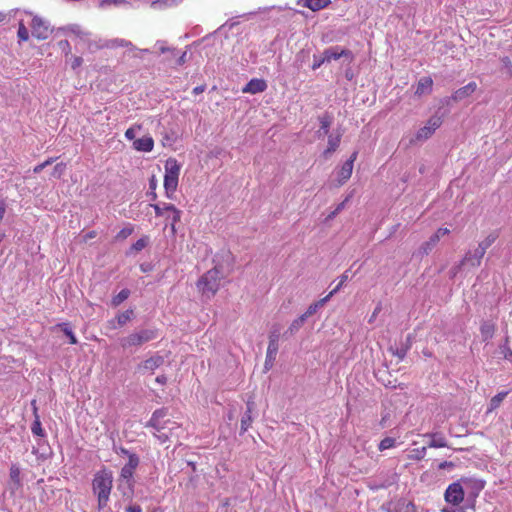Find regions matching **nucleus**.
<instances>
[{
	"mask_svg": "<svg viewBox=\"0 0 512 512\" xmlns=\"http://www.w3.org/2000/svg\"><path fill=\"white\" fill-rule=\"evenodd\" d=\"M162 208H163V212H169V213H172L175 210H177V208L173 204H164L162 206Z\"/></svg>",
	"mask_w": 512,
	"mask_h": 512,
	"instance_id": "0e129e2a",
	"label": "nucleus"
},
{
	"mask_svg": "<svg viewBox=\"0 0 512 512\" xmlns=\"http://www.w3.org/2000/svg\"><path fill=\"white\" fill-rule=\"evenodd\" d=\"M57 32H80V27L76 24H70L64 27H60L57 29Z\"/></svg>",
	"mask_w": 512,
	"mask_h": 512,
	"instance_id": "603ef678",
	"label": "nucleus"
},
{
	"mask_svg": "<svg viewBox=\"0 0 512 512\" xmlns=\"http://www.w3.org/2000/svg\"><path fill=\"white\" fill-rule=\"evenodd\" d=\"M221 271L214 267L207 271L197 282L198 290L208 298L216 294L220 287Z\"/></svg>",
	"mask_w": 512,
	"mask_h": 512,
	"instance_id": "f03ea898",
	"label": "nucleus"
},
{
	"mask_svg": "<svg viewBox=\"0 0 512 512\" xmlns=\"http://www.w3.org/2000/svg\"><path fill=\"white\" fill-rule=\"evenodd\" d=\"M304 323V318L299 316L290 324L288 329L285 331L284 336L288 337L294 335L303 326Z\"/></svg>",
	"mask_w": 512,
	"mask_h": 512,
	"instance_id": "bb28decb",
	"label": "nucleus"
},
{
	"mask_svg": "<svg viewBox=\"0 0 512 512\" xmlns=\"http://www.w3.org/2000/svg\"><path fill=\"white\" fill-rule=\"evenodd\" d=\"M466 266L465 261L462 259L459 263L455 264L449 271L450 277L455 278L457 274Z\"/></svg>",
	"mask_w": 512,
	"mask_h": 512,
	"instance_id": "49530a36",
	"label": "nucleus"
},
{
	"mask_svg": "<svg viewBox=\"0 0 512 512\" xmlns=\"http://www.w3.org/2000/svg\"><path fill=\"white\" fill-rule=\"evenodd\" d=\"M323 57L326 63L332 60L342 59L343 63L350 64L353 61V54L350 50L343 49L339 46L330 47L323 51Z\"/></svg>",
	"mask_w": 512,
	"mask_h": 512,
	"instance_id": "423d86ee",
	"label": "nucleus"
},
{
	"mask_svg": "<svg viewBox=\"0 0 512 512\" xmlns=\"http://www.w3.org/2000/svg\"><path fill=\"white\" fill-rule=\"evenodd\" d=\"M181 219V211L180 210H175L174 212L171 213V229L173 232H175V224L177 222H179Z\"/></svg>",
	"mask_w": 512,
	"mask_h": 512,
	"instance_id": "3c124183",
	"label": "nucleus"
},
{
	"mask_svg": "<svg viewBox=\"0 0 512 512\" xmlns=\"http://www.w3.org/2000/svg\"><path fill=\"white\" fill-rule=\"evenodd\" d=\"M186 62V52H183L179 57L176 59V65L181 66Z\"/></svg>",
	"mask_w": 512,
	"mask_h": 512,
	"instance_id": "69168bd1",
	"label": "nucleus"
},
{
	"mask_svg": "<svg viewBox=\"0 0 512 512\" xmlns=\"http://www.w3.org/2000/svg\"><path fill=\"white\" fill-rule=\"evenodd\" d=\"M133 233V227L131 225H128L121 229L117 235L116 240H125L128 236H130Z\"/></svg>",
	"mask_w": 512,
	"mask_h": 512,
	"instance_id": "79ce46f5",
	"label": "nucleus"
},
{
	"mask_svg": "<svg viewBox=\"0 0 512 512\" xmlns=\"http://www.w3.org/2000/svg\"><path fill=\"white\" fill-rule=\"evenodd\" d=\"M393 512H416V507L412 502L401 499L394 505Z\"/></svg>",
	"mask_w": 512,
	"mask_h": 512,
	"instance_id": "b1692460",
	"label": "nucleus"
},
{
	"mask_svg": "<svg viewBox=\"0 0 512 512\" xmlns=\"http://www.w3.org/2000/svg\"><path fill=\"white\" fill-rule=\"evenodd\" d=\"M480 333L483 341L491 339L495 333V325L489 321H485L481 324Z\"/></svg>",
	"mask_w": 512,
	"mask_h": 512,
	"instance_id": "5701e85b",
	"label": "nucleus"
},
{
	"mask_svg": "<svg viewBox=\"0 0 512 512\" xmlns=\"http://www.w3.org/2000/svg\"><path fill=\"white\" fill-rule=\"evenodd\" d=\"M267 89V83L264 79L253 78L243 88L242 92L247 94H257Z\"/></svg>",
	"mask_w": 512,
	"mask_h": 512,
	"instance_id": "9d476101",
	"label": "nucleus"
},
{
	"mask_svg": "<svg viewBox=\"0 0 512 512\" xmlns=\"http://www.w3.org/2000/svg\"><path fill=\"white\" fill-rule=\"evenodd\" d=\"M498 238V233L496 231L491 232L488 234L485 239H483L479 244L478 247L482 248V250L486 253V250L496 241Z\"/></svg>",
	"mask_w": 512,
	"mask_h": 512,
	"instance_id": "c85d7f7f",
	"label": "nucleus"
},
{
	"mask_svg": "<svg viewBox=\"0 0 512 512\" xmlns=\"http://www.w3.org/2000/svg\"><path fill=\"white\" fill-rule=\"evenodd\" d=\"M125 137L128 140L135 141L136 140V128L135 127H131L129 129H127L126 132H125Z\"/></svg>",
	"mask_w": 512,
	"mask_h": 512,
	"instance_id": "6e6d98bb",
	"label": "nucleus"
},
{
	"mask_svg": "<svg viewBox=\"0 0 512 512\" xmlns=\"http://www.w3.org/2000/svg\"><path fill=\"white\" fill-rule=\"evenodd\" d=\"M159 51L162 54H164V53L168 54L167 57H166V61H170L172 58H175L177 56V54H178L175 49L166 47L164 45H160Z\"/></svg>",
	"mask_w": 512,
	"mask_h": 512,
	"instance_id": "37998d69",
	"label": "nucleus"
},
{
	"mask_svg": "<svg viewBox=\"0 0 512 512\" xmlns=\"http://www.w3.org/2000/svg\"><path fill=\"white\" fill-rule=\"evenodd\" d=\"M426 450L427 447L425 446L418 449H414L411 458L414 460H422L426 455Z\"/></svg>",
	"mask_w": 512,
	"mask_h": 512,
	"instance_id": "8fccbe9b",
	"label": "nucleus"
},
{
	"mask_svg": "<svg viewBox=\"0 0 512 512\" xmlns=\"http://www.w3.org/2000/svg\"><path fill=\"white\" fill-rule=\"evenodd\" d=\"M485 252L482 250V248L477 247L474 251H468L463 260L465 261V264L470 267H478L481 264V260L484 257Z\"/></svg>",
	"mask_w": 512,
	"mask_h": 512,
	"instance_id": "9b49d317",
	"label": "nucleus"
},
{
	"mask_svg": "<svg viewBox=\"0 0 512 512\" xmlns=\"http://www.w3.org/2000/svg\"><path fill=\"white\" fill-rule=\"evenodd\" d=\"M349 200V197H347L344 201H342L341 203H339L337 205V207L335 208V210H333L328 216H327V220H331L333 219L338 213H340L345 205H346V202Z\"/></svg>",
	"mask_w": 512,
	"mask_h": 512,
	"instance_id": "09e8293b",
	"label": "nucleus"
},
{
	"mask_svg": "<svg viewBox=\"0 0 512 512\" xmlns=\"http://www.w3.org/2000/svg\"><path fill=\"white\" fill-rule=\"evenodd\" d=\"M240 24L239 21L235 20V19H230L228 20L227 22H225L224 24H222L215 32H221V31H226V30H232V29H235L237 28V26Z\"/></svg>",
	"mask_w": 512,
	"mask_h": 512,
	"instance_id": "4c0bfd02",
	"label": "nucleus"
},
{
	"mask_svg": "<svg viewBox=\"0 0 512 512\" xmlns=\"http://www.w3.org/2000/svg\"><path fill=\"white\" fill-rule=\"evenodd\" d=\"M31 405L33 407V414L35 416V420H34L32 426H31V431H32V433L34 435L43 437L44 436V430L42 429V426H41L40 417L38 415V409H37V406H36V401L33 400L31 402Z\"/></svg>",
	"mask_w": 512,
	"mask_h": 512,
	"instance_id": "aec40b11",
	"label": "nucleus"
},
{
	"mask_svg": "<svg viewBox=\"0 0 512 512\" xmlns=\"http://www.w3.org/2000/svg\"><path fill=\"white\" fill-rule=\"evenodd\" d=\"M433 80L430 77H422L415 90V95L421 97L422 95L430 94L432 91Z\"/></svg>",
	"mask_w": 512,
	"mask_h": 512,
	"instance_id": "4468645a",
	"label": "nucleus"
},
{
	"mask_svg": "<svg viewBox=\"0 0 512 512\" xmlns=\"http://www.w3.org/2000/svg\"><path fill=\"white\" fill-rule=\"evenodd\" d=\"M342 286H343V284L339 282V283L336 285V287H335L333 290H331V291H330V293H329L327 296H325L324 298H327V301H329V300H330V298H331L334 294H336V293L341 289V287H342Z\"/></svg>",
	"mask_w": 512,
	"mask_h": 512,
	"instance_id": "bf43d9fd",
	"label": "nucleus"
},
{
	"mask_svg": "<svg viewBox=\"0 0 512 512\" xmlns=\"http://www.w3.org/2000/svg\"><path fill=\"white\" fill-rule=\"evenodd\" d=\"M126 512H142V508L139 505H130L126 508Z\"/></svg>",
	"mask_w": 512,
	"mask_h": 512,
	"instance_id": "338daca9",
	"label": "nucleus"
},
{
	"mask_svg": "<svg viewBox=\"0 0 512 512\" xmlns=\"http://www.w3.org/2000/svg\"><path fill=\"white\" fill-rule=\"evenodd\" d=\"M147 242H146V239L144 238H141L139 240H137L133 245H132V249L135 250V251H141L142 249L145 248Z\"/></svg>",
	"mask_w": 512,
	"mask_h": 512,
	"instance_id": "5fc2aeb1",
	"label": "nucleus"
},
{
	"mask_svg": "<svg viewBox=\"0 0 512 512\" xmlns=\"http://www.w3.org/2000/svg\"><path fill=\"white\" fill-rule=\"evenodd\" d=\"M138 465L139 457L136 454H129L128 462L125 464V466L135 471Z\"/></svg>",
	"mask_w": 512,
	"mask_h": 512,
	"instance_id": "c03bdc74",
	"label": "nucleus"
},
{
	"mask_svg": "<svg viewBox=\"0 0 512 512\" xmlns=\"http://www.w3.org/2000/svg\"><path fill=\"white\" fill-rule=\"evenodd\" d=\"M357 155V151L353 152L349 159L343 163L341 169L338 171V185H343L351 177Z\"/></svg>",
	"mask_w": 512,
	"mask_h": 512,
	"instance_id": "1a4fd4ad",
	"label": "nucleus"
},
{
	"mask_svg": "<svg viewBox=\"0 0 512 512\" xmlns=\"http://www.w3.org/2000/svg\"><path fill=\"white\" fill-rule=\"evenodd\" d=\"M133 147H134V149H136L138 151L150 152L153 150L154 141H153L152 137L145 136V137L136 139L133 142Z\"/></svg>",
	"mask_w": 512,
	"mask_h": 512,
	"instance_id": "2eb2a0df",
	"label": "nucleus"
},
{
	"mask_svg": "<svg viewBox=\"0 0 512 512\" xmlns=\"http://www.w3.org/2000/svg\"><path fill=\"white\" fill-rule=\"evenodd\" d=\"M172 0H156L152 3V6L153 7H159V8H162V7H166L169 5V3L171 2Z\"/></svg>",
	"mask_w": 512,
	"mask_h": 512,
	"instance_id": "13d9d810",
	"label": "nucleus"
},
{
	"mask_svg": "<svg viewBox=\"0 0 512 512\" xmlns=\"http://www.w3.org/2000/svg\"><path fill=\"white\" fill-rule=\"evenodd\" d=\"M112 3L117 5V4L125 3V0H102L101 6L110 5Z\"/></svg>",
	"mask_w": 512,
	"mask_h": 512,
	"instance_id": "e2e57ef3",
	"label": "nucleus"
},
{
	"mask_svg": "<svg viewBox=\"0 0 512 512\" xmlns=\"http://www.w3.org/2000/svg\"><path fill=\"white\" fill-rule=\"evenodd\" d=\"M320 124H321V127H320V130L318 131V133L320 135H327L329 133V127L331 125V118L329 116H323L320 118Z\"/></svg>",
	"mask_w": 512,
	"mask_h": 512,
	"instance_id": "e433bc0d",
	"label": "nucleus"
},
{
	"mask_svg": "<svg viewBox=\"0 0 512 512\" xmlns=\"http://www.w3.org/2000/svg\"><path fill=\"white\" fill-rule=\"evenodd\" d=\"M340 140H341V135L338 134V135H329L328 137V147L327 149L323 152V156L325 158H328L330 154H332L334 151H336V149L338 148L339 144H340Z\"/></svg>",
	"mask_w": 512,
	"mask_h": 512,
	"instance_id": "4be33fe9",
	"label": "nucleus"
},
{
	"mask_svg": "<svg viewBox=\"0 0 512 512\" xmlns=\"http://www.w3.org/2000/svg\"><path fill=\"white\" fill-rule=\"evenodd\" d=\"M151 207H153L156 216L164 215L163 208H162V206H160V204H151Z\"/></svg>",
	"mask_w": 512,
	"mask_h": 512,
	"instance_id": "052dcab7",
	"label": "nucleus"
},
{
	"mask_svg": "<svg viewBox=\"0 0 512 512\" xmlns=\"http://www.w3.org/2000/svg\"><path fill=\"white\" fill-rule=\"evenodd\" d=\"M61 330L64 332V334L69 338V342L71 344H76L77 343V339L74 335V333L72 332V330L69 328V326L67 324H60L59 325Z\"/></svg>",
	"mask_w": 512,
	"mask_h": 512,
	"instance_id": "a19ab883",
	"label": "nucleus"
},
{
	"mask_svg": "<svg viewBox=\"0 0 512 512\" xmlns=\"http://www.w3.org/2000/svg\"><path fill=\"white\" fill-rule=\"evenodd\" d=\"M82 64V58L81 57H74L71 63L72 69H76Z\"/></svg>",
	"mask_w": 512,
	"mask_h": 512,
	"instance_id": "680f3d73",
	"label": "nucleus"
},
{
	"mask_svg": "<svg viewBox=\"0 0 512 512\" xmlns=\"http://www.w3.org/2000/svg\"><path fill=\"white\" fill-rule=\"evenodd\" d=\"M280 326L279 325H273L270 334H269V343L268 345H273L279 347L278 341L280 338Z\"/></svg>",
	"mask_w": 512,
	"mask_h": 512,
	"instance_id": "2f4dec72",
	"label": "nucleus"
},
{
	"mask_svg": "<svg viewBox=\"0 0 512 512\" xmlns=\"http://www.w3.org/2000/svg\"><path fill=\"white\" fill-rule=\"evenodd\" d=\"M508 343L509 338L506 337L504 343L500 346V352L503 355L504 359L508 360L509 362H512V350L510 349Z\"/></svg>",
	"mask_w": 512,
	"mask_h": 512,
	"instance_id": "c9c22d12",
	"label": "nucleus"
},
{
	"mask_svg": "<svg viewBox=\"0 0 512 512\" xmlns=\"http://www.w3.org/2000/svg\"><path fill=\"white\" fill-rule=\"evenodd\" d=\"M169 432H167L166 430H162L161 432H155L154 435L161 441V442H165L169 439L170 435L172 434V430H168Z\"/></svg>",
	"mask_w": 512,
	"mask_h": 512,
	"instance_id": "864d4df0",
	"label": "nucleus"
},
{
	"mask_svg": "<svg viewBox=\"0 0 512 512\" xmlns=\"http://www.w3.org/2000/svg\"><path fill=\"white\" fill-rule=\"evenodd\" d=\"M327 302V298H322L320 299L319 301L315 302V303H312L308 309L306 310L305 313H303L302 315H300L301 317L304 318V320L306 321L307 318H309L310 316H312L313 314H315L317 312V310L322 307L325 303Z\"/></svg>",
	"mask_w": 512,
	"mask_h": 512,
	"instance_id": "a878e982",
	"label": "nucleus"
},
{
	"mask_svg": "<svg viewBox=\"0 0 512 512\" xmlns=\"http://www.w3.org/2000/svg\"><path fill=\"white\" fill-rule=\"evenodd\" d=\"M130 296V290L128 289H122L116 296L112 299V305L114 307H117L122 302H124L128 297Z\"/></svg>",
	"mask_w": 512,
	"mask_h": 512,
	"instance_id": "473e14b6",
	"label": "nucleus"
},
{
	"mask_svg": "<svg viewBox=\"0 0 512 512\" xmlns=\"http://www.w3.org/2000/svg\"><path fill=\"white\" fill-rule=\"evenodd\" d=\"M157 338V331L155 329H140L135 330L129 335L120 339V346L123 349H130L132 347H140Z\"/></svg>",
	"mask_w": 512,
	"mask_h": 512,
	"instance_id": "7ed1b4c3",
	"label": "nucleus"
},
{
	"mask_svg": "<svg viewBox=\"0 0 512 512\" xmlns=\"http://www.w3.org/2000/svg\"><path fill=\"white\" fill-rule=\"evenodd\" d=\"M133 474H134V470H132L124 465L120 472V478L122 480H125L128 483L129 487H132L133 486V483H132Z\"/></svg>",
	"mask_w": 512,
	"mask_h": 512,
	"instance_id": "72a5a7b5",
	"label": "nucleus"
},
{
	"mask_svg": "<svg viewBox=\"0 0 512 512\" xmlns=\"http://www.w3.org/2000/svg\"><path fill=\"white\" fill-rule=\"evenodd\" d=\"M180 165L174 158H169L165 163V174H170L179 177Z\"/></svg>",
	"mask_w": 512,
	"mask_h": 512,
	"instance_id": "393cba45",
	"label": "nucleus"
},
{
	"mask_svg": "<svg viewBox=\"0 0 512 512\" xmlns=\"http://www.w3.org/2000/svg\"><path fill=\"white\" fill-rule=\"evenodd\" d=\"M446 502L452 505L460 504L464 499V490L459 482L450 484L444 494Z\"/></svg>",
	"mask_w": 512,
	"mask_h": 512,
	"instance_id": "6e6552de",
	"label": "nucleus"
},
{
	"mask_svg": "<svg viewBox=\"0 0 512 512\" xmlns=\"http://www.w3.org/2000/svg\"><path fill=\"white\" fill-rule=\"evenodd\" d=\"M20 473H21V471H20V468L18 465H16V464L11 465L9 475H10V479L15 484L16 488L21 486Z\"/></svg>",
	"mask_w": 512,
	"mask_h": 512,
	"instance_id": "7c9ffc66",
	"label": "nucleus"
},
{
	"mask_svg": "<svg viewBox=\"0 0 512 512\" xmlns=\"http://www.w3.org/2000/svg\"><path fill=\"white\" fill-rule=\"evenodd\" d=\"M477 89V84L475 82H470L464 87L456 90L452 96L455 101H462L466 97L470 96Z\"/></svg>",
	"mask_w": 512,
	"mask_h": 512,
	"instance_id": "ddd939ff",
	"label": "nucleus"
},
{
	"mask_svg": "<svg viewBox=\"0 0 512 512\" xmlns=\"http://www.w3.org/2000/svg\"><path fill=\"white\" fill-rule=\"evenodd\" d=\"M395 445V439L392 437H386L380 441L378 449L380 451H384L386 449L392 448Z\"/></svg>",
	"mask_w": 512,
	"mask_h": 512,
	"instance_id": "ea45409f",
	"label": "nucleus"
},
{
	"mask_svg": "<svg viewBox=\"0 0 512 512\" xmlns=\"http://www.w3.org/2000/svg\"><path fill=\"white\" fill-rule=\"evenodd\" d=\"M443 122V118L441 115L435 114L431 116L426 125L420 128L417 133L415 134V137L410 140L411 144H414L416 142H423L430 138L433 133L438 129Z\"/></svg>",
	"mask_w": 512,
	"mask_h": 512,
	"instance_id": "20e7f679",
	"label": "nucleus"
},
{
	"mask_svg": "<svg viewBox=\"0 0 512 512\" xmlns=\"http://www.w3.org/2000/svg\"><path fill=\"white\" fill-rule=\"evenodd\" d=\"M424 437H427L430 439L428 442V447L430 448H442V447H448V443L446 438L439 434V433H427L424 435Z\"/></svg>",
	"mask_w": 512,
	"mask_h": 512,
	"instance_id": "dca6fc26",
	"label": "nucleus"
},
{
	"mask_svg": "<svg viewBox=\"0 0 512 512\" xmlns=\"http://www.w3.org/2000/svg\"><path fill=\"white\" fill-rule=\"evenodd\" d=\"M325 63H326V61L324 60L322 53L320 55H313V64H312L311 68L313 70H317L318 68H320V66H322Z\"/></svg>",
	"mask_w": 512,
	"mask_h": 512,
	"instance_id": "de8ad7c7",
	"label": "nucleus"
},
{
	"mask_svg": "<svg viewBox=\"0 0 512 512\" xmlns=\"http://www.w3.org/2000/svg\"><path fill=\"white\" fill-rule=\"evenodd\" d=\"M507 394H508V392L502 391V392H499L494 397H492L490 400V404H489V411L497 409L500 406V404L502 403V401L505 399Z\"/></svg>",
	"mask_w": 512,
	"mask_h": 512,
	"instance_id": "c756f323",
	"label": "nucleus"
},
{
	"mask_svg": "<svg viewBox=\"0 0 512 512\" xmlns=\"http://www.w3.org/2000/svg\"><path fill=\"white\" fill-rule=\"evenodd\" d=\"M132 315H133L132 310H126L125 312L119 314L117 317L119 326H124L128 321H130L132 318Z\"/></svg>",
	"mask_w": 512,
	"mask_h": 512,
	"instance_id": "58836bf2",
	"label": "nucleus"
},
{
	"mask_svg": "<svg viewBox=\"0 0 512 512\" xmlns=\"http://www.w3.org/2000/svg\"><path fill=\"white\" fill-rule=\"evenodd\" d=\"M29 16L32 17L30 26L33 30L39 31H48L50 29V23L46 21L44 18L38 16V15H32L31 13Z\"/></svg>",
	"mask_w": 512,
	"mask_h": 512,
	"instance_id": "6ab92c4d",
	"label": "nucleus"
},
{
	"mask_svg": "<svg viewBox=\"0 0 512 512\" xmlns=\"http://www.w3.org/2000/svg\"><path fill=\"white\" fill-rule=\"evenodd\" d=\"M437 236H431L428 241L424 242L419 248V253L428 255L432 249L437 245Z\"/></svg>",
	"mask_w": 512,
	"mask_h": 512,
	"instance_id": "cd10ccee",
	"label": "nucleus"
},
{
	"mask_svg": "<svg viewBox=\"0 0 512 512\" xmlns=\"http://www.w3.org/2000/svg\"><path fill=\"white\" fill-rule=\"evenodd\" d=\"M254 406V402H247V410L241 418V434L245 433L252 423L253 419L251 413L254 410Z\"/></svg>",
	"mask_w": 512,
	"mask_h": 512,
	"instance_id": "a211bd4d",
	"label": "nucleus"
},
{
	"mask_svg": "<svg viewBox=\"0 0 512 512\" xmlns=\"http://www.w3.org/2000/svg\"><path fill=\"white\" fill-rule=\"evenodd\" d=\"M166 415L167 410L164 408L154 411L146 426L152 427L156 432H161L162 430H172L173 427H170V425L174 426L176 423L170 420H163Z\"/></svg>",
	"mask_w": 512,
	"mask_h": 512,
	"instance_id": "39448f33",
	"label": "nucleus"
},
{
	"mask_svg": "<svg viewBox=\"0 0 512 512\" xmlns=\"http://www.w3.org/2000/svg\"><path fill=\"white\" fill-rule=\"evenodd\" d=\"M389 351L397 356L400 360H403L407 354V351H408V347H401V348H393V347H390L389 348Z\"/></svg>",
	"mask_w": 512,
	"mask_h": 512,
	"instance_id": "a18cd8bd",
	"label": "nucleus"
},
{
	"mask_svg": "<svg viewBox=\"0 0 512 512\" xmlns=\"http://www.w3.org/2000/svg\"><path fill=\"white\" fill-rule=\"evenodd\" d=\"M501 71L506 77H512V62L508 57L501 59Z\"/></svg>",
	"mask_w": 512,
	"mask_h": 512,
	"instance_id": "f704fd0d",
	"label": "nucleus"
},
{
	"mask_svg": "<svg viewBox=\"0 0 512 512\" xmlns=\"http://www.w3.org/2000/svg\"><path fill=\"white\" fill-rule=\"evenodd\" d=\"M155 381L161 385H164L167 382V377L165 375H159L156 377Z\"/></svg>",
	"mask_w": 512,
	"mask_h": 512,
	"instance_id": "774afa93",
	"label": "nucleus"
},
{
	"mask_svg": "<svg viewBox=\"0 0 512 512\" xmlns=\"http://www.w3.org/2000/svg\"><path fill=\"white\" fill-rule=\"evenodd\" d=\"M278 349L279 347L277 346L268 345L264 364L265 370H270L272 368L274 361L276 360Z\"/></svg>",
	"mask_w": 512,
	"mask_h": 512,
	"instance_id": "412c9836",
	"label": "nucleus"
},
{
	"mask_svg": "<svg viewBox=\"0 0 512 512\" xmlns=\"http://www.w3.org/2000/svg\"><path fill=\"white\" fill-rule=\"evenodd\" d=\"M449 233L450 230L448 228H439L432 236H437V241L439 242L441 237Z\"/></svg>",
	"mask_w": 512,
	"mask_h": 512,
	"instance_id": "4d7b16f0",
	"label": "nucleus"
},
{
	"mask_svg": "<svg viewBox=\"0 0 512 512\" xmlns=\"http://www.w3.org/2000/svg\"><path fill=\"white\" fill-rule=\"evenodd\" d=\"M113 488L112 471L103 468L94 474L92 480V491L97 498V506L99 510L107 507Z\"/></svg>",
	"mask_w": 512,
	"mask_h": 512,
	"instance_id": "f257e3e1",
	"label": "nucleus"
},
{
	"mask_svg": "<svg viewBox=\"0 0 512 512\" xmlns=\"http://www.w3.org/2000/svg\"><path fill=\"white\" fill-rule=\"evenodd\" d=\"M178 176L165 174L164 175V188L167 194V197L171 198L172 194L176 191L178 186Z\"/></svg>",
	"mask_w": 512,
	"mask_h": 512,
	"instance_id": "f3484780",
	"label": "nucleus"
},
{
	"mask_svg": "<svg viewBox=\"0 0 512 512\" xmlns=\"http://www.w3.org/2000/svg\"><path fill=\"white\" fill-rule=\"evenodd\" d=\"M331 0H298L297 5L309 8L312 11H319L328 7Z\"/></svg>",
	"mask_w": 512,
	"mask_h": 512,
	"instance_id": "f8f14e48",
	"label": "nucleus"
},
{
	"mask_svg": "<svg viewBox=\"0 0 512 512\" xmlns=\"http://www.w3.org/2000/svg\"><path fill=\"white\" fill-rule=\"evenodd\" d=\"M164 363V358L161 355L155 354L150 358L140 362L136 367V372L145 375L153 374L154 371Z\"/></svg>",
	"mask_w": 512,
	"mask_h": 512,
	"instance_id": "0eeeda50",
	"label": "nucleus"
}]
</instances>
